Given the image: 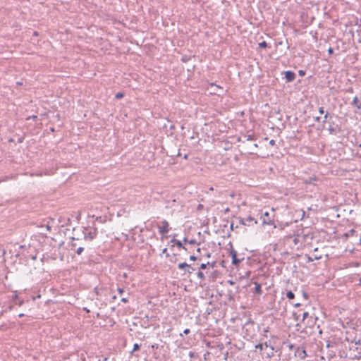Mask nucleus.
Listing matches in <instances>:
<instances>
[{
    "instance_id": "obj_1",
    "label": "nucleus",
    "mask_w": 361,
    "mask_h": 361,
    "mask_svg": "<svg viewBox=\"0 0 361 361\" xmlns=\"http://www.w3.org/2000/svg\"><path fill=\"white\" fill-rule=\"evenodd\" d=\"M84 238L86 240H92L97 234V229L94 228H86L83 231Z\"/></svg>"
},
{
    "instance_id": "obj_2",
    "label": "nucleus",
    "mask_w": 361,
    "mask_h": 361,
    "mask_svg": "<svg viewBox=\"0 0 361 361\" xmlns=\"http://www.w3.org/2000/svg\"><path fill=\"white\" fill-rule=\"evenodd\" d=\"M295 355L301 360H304L307 356L305 347L301 345L298 346L295 350Z\"/></svg>"
},
{
    "instance_id": "obj_3",
    "label": "nucleus",
    "mask_w": 361,
    "mask_h": 361,
    "mask_svg": "<svg viewBox=\"0 0 361 361\" xmlns=\"http://www.w3.org/2000/svg\"><path fill=\"white\" fill-rule=\"evenodd\" d=\"M240 223L243 225L251 226L257 224V221L252 216H249L246 218L241 219Z\"/></svg>"
},
{
    "instance_id": "obj_4",
    "label": "nucleus",
    "mask_w": 361,
    "mask_h": 361,
    "mask_svg": "<svg viewBox=\"0 0 361 361\" xmlns=\"http://www.w3.org/2000/svg\"><path fill=\"white\" fill-rule=\"evenodd\" d=\"M159 231L161 234H166L169 231V224L166 220H163L161 221V226L158 227Z\"/></svg>"
},
{
    "instance_id": "obj_5",
    "label": "nucleus",
    "mask_w": 361,
    "mask_h": 361,
    "mask_svg": "<svg viewBox=\"0 0 361 361\" xmlns=\"http://www.w3.org/2000/svg\"><path fill=\"white\" fill-rule=\"evenodd\" d=\"M230 254H231V257H232V264H234V265H236V266L238 265L244 259V258L238 259L237 257L236 252L234 250H232L231 251Z\"/></svg>"
},
{
    "instance_id": "obj_6",
    "label": "nucleus",
    "mask_w": 361,
    "mask_h": 361,
    "mask_svg": "<svg viewBox=\"0 0 361 361\" xmlns=\"http://www.w3.org/2000/svg\"><path fill=\"white\" fill-rule=\"evenodd\" d=\"M262 218V224H273L272 219L269 217V213L266 212L264 213Z\"/></svg>"
},
{
    "instance_id": "obj_7",
    "label": "nucleus",
    "mask_w": 361,
    "mask_h": 361,
    "mask_svg": "<svg viewBox=\"0 0 361 361\" xmlns=\"http://www.w3.org/2000/svg\"><path fill=\"white\" fill-rule=\"evenodd\" d=\"M285 77L288 82H292L295 78V74L291 71H287L285 72Z\"/></svg>"
},
{
    "instance_id": "obj_8",
    "label": "nucleus",
    "mask_w": 361,
    "mask_h": 361,
    "mask_svg": "<svg viewBox=\"0 0 361 361\" xmlns=\"http://www.w3.org/2000/svg\"><path fill=\"white\" fill-rule=\"evenodd\" d=\"M352 106L357 108V110L361 109V102L358 99L357 97H355L351 103Z\"/></svg>"
},
{
    "instance_id": "obj_9",
    "label": "nucleus",
    "mask_w": 361,
    "mask_h": 361,
    "mask_svg": "<svg viewBox=\"0 0 361 361\" xmlns=\"http://www.w3.org/2000/svg\"><path fill=\"white\" fill-rule=\"evenodd\" d=\"M268 347H269V345L267 344V343H259V344H257L255 345V349L259 350V351L262 352L264 350H267Z\"/></svg>"
},
{
    "instance_id": "obj_10",
    "label": "nucleus",
    "mask_w": 361,
    "mask_h": 361,
    "mask_svg": "<svg viewBox=\"0 0 361 361\" xmlns=\"http://www.w3.org/2000/svg\"><path fill=\"white\" fill-rule=\"evenodd\" d=\"M255 293L258 295H261L262 294L261 285L259 283H258L257 282H255Z\"/></svg>"
},
{
    "instance_id": "obj_11",
    "label": "nucleus",
    "mask_w": 361,
    "mask_h": 361,
    "mask_svg": "<svg viewBox=\"0 0 361 361\" xmlns=\"http://www.w3.org/2000/svg\"><path fill=\"white\" fill-rule=\"evenodd\" d=\"M178 267L179 269H186L188 268V269H190V266L189 264H188L186 262H182V263H180L178 265Z\"/></svg>"
},
{
    "instance_id": "obj_12",
    "label": "nucleus",
    "mask_w": 361,
    "mask_h": 361,
    "mask_svg": "<svg viewBox=\"0 0 361 361\" xmlns=\"http://www.w3.org/2000/svg\"><path fill=\"white\" fill-rule=\"evenodd\" d=\"M268 348H269V350H268V351L266 353L267 354V357H271L272 355H273V351H274V348L271 346V345H269Z\"/></svg>"
},
{
    "instance_id": "obj_13",
    "label": "nucleus",
    "mask_w": 361,
    "mask_h": 361,
    "mask_svg": "<svg viewBox=\"0 0 361 361\" xmlns=\"http://www.w3.org/2000/svg\"><path fill=\"white\" fill-rule=\"evenodd\" d=\"M286 297L288 299L292 300L295 298V295L291 290H289L286 293Z\"/></svg>"
},
{
    "instance_id": "obj_14",
    "label": "nucleus",
    "mask_w": 361,
    "mask_h": 361,
    "mask_svg": "<svg viewBox=\"0 0 361 361\" xmlns=\"http://www.w3.org/2000/svg\"><path fill=\"white\" fill-rule=\"evenodd\" d=\"M197 277L201 279L202 281L204 280L205 279V276H204V274H203L202 271H200L197 272Z\"/></svg>"
},
{
    "instance_id": "obj_15",
    "label": "nucleus",
    "mask_w": 361,
    "mask_h": 361,
    "mask_svg": "<svg viewBox=\"0 0 361 361\" xmlns=\"http://www.w3.org/2000/svg\"><path fill=\"white\" fill-rule=\"evenodd\" d=\"M328 130L331 135H336V129L334 127H332L331 126H330L329 127Z\"/></svg>"
},
{
    "instance_id": "obj_16",
    "label": "nucleus",
    "mask_w": 361,
    "mask_h": 361,
    "mask_svg": "<svg viewBox=\"0 0 361 361\" xmlns=\"http://www.w3.org/2000/svg\"><path fill=\"white\" fill-rule=\"evenodd\" d=\"M83 250L84 247L82 246H79L75 251L78 255H81Z\"/></svg>"
},
{
    "instance_id": "obj_17",
    "label": "nucleus",
    "mask_w": 361,
    "mask_h": 361,
    "mask_svg": "<svg viewBox=\"0 0 361 361\" xmlns=\"http://www.w3.org/2000/svg\"><path fill=\"white\" fill-rule=\"evenodd\" d=\"M259 47L261 48H266L267 47V43L265 41H263L259 44Z\"/></svg>"
},
{
    "instance_id": "obj_18",
    "label": "nucleus",
    "mask_w": 361,
    "mask_h": 361,
    "mask_svg": "<svg viewBox=\"0 0 361 361\" xmlns=\"http://www.w3.org/2000/svg\"><path fill=\"white\" fill-rule=\"evenodd\" d=\"M140 345L139 344H137V343H135V344L133 345V351L137 350H139V349H140Z\"/></svg>"
},
{
    "instance_id": "obj_19",
    "label": "nucleus",
    "mask_w": 361,
    "mask_h": 361,
    "mask_svg": "<svg viewBox=\"0 0 361 361\" xmlns=\"http://www.w3.org/2000/svg\"><path fill=\"white\" fill-rule=\"evenodd\" d=\"M123 92H118L116 94V99H121L123 97Z\"/></svg>"
},
{
    "instance_id": "obj_20",
    "label": "nucleus",
    "mask_w": 361,
    "mask_h": 361,
    "mask_svg": "<svg viewBox=\"0 0 361 361\" xmlns=\"http://www.w3.org/2000/svg\"><path fill=\"white\" fill-rule=\"evenodd\" d=\"M209 264V262H207V263H202L201 265H200V269H204L207 268V266Z\"/></svg>"
},
{
    "instance_id": "obj_21",
    "label": "nucleus",
    "mask_w": 361,
    "mask_h": 361,
    "mask_svg": "<svg viewBox=\"0 0 361 361\" xmlns=\"http://www.w3.org/2000/svg\"><path fill=\"white\" fill-rule=\"evenodd\" d=\"M355 23L356 25L361 27V19L356 18Z\"/></svg>"
},
{
    "instance_id": "obj_22",
    "label": "nucleus",
    "mask_w": 361,
    "mask_h": 361,
    "mask_svg": "<svg viewBox=\"0 0 361 361\" xmlns=\"http://www.w3.org/2000/svg\"><path fill=\"white\" fill-rule=\"evenodd\" d=\"M298 242H299V235H298L296 237L294 238L293 243L295 245H298Z\"/></svg>"
},
{
    "instance_id": "obj_23",
    "label": "nucleus",
    "mask_w": 361,
    "mask_h": 361,
    "mask_svg": "<svg viewBox=\"0 0 361 361\" xmlns=\"http://www.w3.org/2000/svg\"><path fill=\"white\" fill-rule=\"evenodd\" d=\"M176 245L180 248H184V247L182 245V243L180 241H177Z\"/></svg>"
},
{
    "instance_id": "obj_24",
    "label": "nucleus",
    "mask_w": 361,
    "mask_h": 361,
    "mask_svg": "<svg viewBox=\"0 0 361 361\" xmlns=\"http://www.w3.org/2000/svg\"><path fill=\"white\" fill-rule=\"evenodd\" d=\"M309 315V313L307 312H305L302 314V319H305Z\"/></svg>"
},
{
    "instance_id": "obj_25",
    "label": "nucleus",
    "mask_w": 361,
    "mask_h": 361,
    "mask_svg": "<svg viewBox=\"0 0 361 361\" xmlns=\"http://www.w3.org/2000/svg\"><path fill=\"white\" fill-rule=\"evenodd\" d=\"M328 116H329V113H328V112H326V113L325 114V115H324V120H323V121H322L323 123H325V122L326 121V119H327Z\"/></svg>"
},
{
    "instance_id": "obj_26",
    "label": "nucleus",
    "mask_w": 361,
    "mask_h": 361,
    "mask_svg": "<svg viewBox=\"0 0 361 361\" xmlns=\"http://www.w3.org/2000/svg\"><path fill=\"white\" fill-rule=\"evenodd\" d=\"M194 270H195V269H194L192 267H190V269L187 268V269H185V271H186V272H188V273H189V274H190V273H192V271H194Z\"/></svg>"
},
{
    "instance_id": "obj_27",
    "label": "nucleus",
    "mask_w": 361,
    "mask_h": 361,
    "mask_svg": "<svg viewBox=\"0 0 361 361\" xmlns=\"http://www.w3.org/2000/svg\"><path fill=\"white\" fill-rule=\"evenodd\" d=\"M76 246H77V243L75 242H73L71 243V250H74V248L76 247Z\"/></svg>"
},
{
    "instance_id": "obj_28",
    "label": "nucleus",
    "mask_w": 361,
    "mask_h": 361,
    "mask_svg": "<svg viewBox=\"0 0 361 361\" xmlns=\"http://www.w3.org/2000/svg\"><path fill=\"white\" fill-rule=\"evenodd\" d=\"M319 114H324V107H320V108L319 109Z\"/></svg>"
},
{
    "instance_id": "obj_29",
    "label": "nucleus",
    "mask_w": 361,
    "mask_h": 361,
    "mask_svg": "<svg viewBox=\"0 0 361 361\" xmlns=\"http://www.w3.org/2000/svg\"><path fill=\"white\" fill-rule=\"evenodd\" d=\"M152 348H156L157 349L159 348V345L157 343H154L153 345H152Z\"/></svg>"
},
{
    "instance_id": "obj_30",
    "label": "nucleus",
    "mask_w": 361,
    "mask_h": 361,
    "mask_svg": "<svg viewBox=\"0 0 361 361\" xmlns=\"http://www.w3.org/2000/svg\"><path fill=\"white\" fill-rule=\"evenodd\" d=\"M328 53H329V54H332L334 53V49H333L332 48H331V47H330V48L328 49Z\"/></svg>"
},
{
    "instance_id": "obj_31",
    "label": "nucleus",
    "mask_w": 361,
    "mask_h": 361,
    "mask_svg": "<svg viewBox=\"0 0 361 361\" xmlns=\"http://www.w3.org/2000/svg\"><path fill=\"white\" fill-rule=\"evenodd\" d=\"M196 259H197V257L195 256H194V255H191L190 257V260L195 261V260H196Z\"/></svg>"
},
{
    "instance_id": "obj_32",
    "label": "nucleus",
    "mask_w": 361,
    "mask_h": 361,
    "mask_svg": "<svg viewBox=\"0 0 361 361\" xmlns=\"http://www.w3.org/2000/svg\"><path fill=\"white\" fill-rule=\"evenodd\" d=\"M246 137H247V138H246L247 141H251V140H252V136H251V135H248V136H247Z\"/></svg>"
},
{
    "instance_id": "obj_33",
    "label": "nucleus",
    "mask_w": 361,
    "mask_h": 361,
    "mask_svg": "<svg viewBox=\"0 0 361 361\" xmlns=\"http://www.w3.org/2000/svg\"><path fill=\"white\" fill-rule=\"evenodd\" d=\"M288 348L290 350H292V349L295 348V345L293 344H289L288 345Z\"/></svg>"
},
{
    "instance_id": "obj_34",
    "label": "nucleus",
    "mask_w": 361,
    "mask_h": 361,
    "mask_svg": "<svg viewBox=\"0 0 361 361\" xmlns=\"http://www.w3.org/2000/svg\"><path fill=\"white\" fill-rule=\"evenodd\" d=\"M183 333H184L185 334H186V335H187V334H188L190 333V329H185V330H184V331H183Z\"/></svg>"
},
{
    "instance_id": "obj_35",
    "label": "nucleus",
    "mask_w": 361,
    "mask_h": 361,
    "mask_svg": "<svg viewBox=\"0 0 361 361\" xmlns=\"http://www.w3.org/2000/svg\"><path fill=\"white\" fill-rule=\"evenodd\" d=\"M269 144H270L271 145H275V140H271L269 141Z\"/></svg>"
},
{
    "instance_id": "obj_36",
    "label": "nucleus",
    "mask_w": 361,
    "mask_h": 361,
    "mask_svg": "<svg viewBox=\"0 0 361 361\" xmlns=\"http://www.w3.org/2000/svg\"><path fill=\"white\" fill-rule=\"evenodd\" d=\"M320 119H321V117H319V116H317L314 118V121H316L317 122H319L320 121Z\"/></svg>"
},
{
    "instance_id": "obj_37",
    "label": "nucleus",
    "mask_w": 361,
    "mask_h": 361,
    "mask_svg": "<svg viewBox=\"0 0 361 361\" xmlns=\"http://www.w3.org/2000/svg\"><path fill=\"white\" fill-rule=\"evenodd\" d=\"M121 301L123 302H127L128 300L126 298H121Z\"/></svg>"
},
{
    "instance_id": "obj_38",
    "label": "nucleus",
    "mask_w": 361,
    "mask_h": 361,
    "mask_svg": "<svg viewBox=\"0 0 361 361\" xmlns=\"http://www.w3.org/2000/svg\"><path fill=\"white\" fill-rule=\"evenodd\" d=\"M118 293H119L120 294H121V293L123 292V289H121V288H118Z\"/></svg>"
},
{
    "instance_id": "obj_39",
    "label": "nucleus",
    "mask_w": 361,
    "mask_h": 361,
    "mask_svg": "<svg viewBox=\"0 0 361 361\" xmlns=\"http://www.w3.org/2000/svg\"><path fill=\"white\" fill-rule=\"evenodd\" d=\"M355 344L361 345V340H358L357 341H355Z\"/></svg>"
},
{
    "instance_id": "obj_40",
    "label": "nucleus",
    "mask_w": 361,
    "mask_h": 361,
    "mask_svg": "<svg viewBox=\"0 0 361 361\" xmlns=\"http://www.w3.org/2000/svg\"><path fill=\"white\" fill-rule=\"evenodd\" d=\"M299 73H300V75H303L305 74L302 71H300Z\"/></svg>"
},
{
    "instance_id": "obj_41",
    "label": "nucleus",
    "mask_w": 361,
    "mask_h": 361,
    "mask_svg": "<svg viewBox=\"0 0 361 361\" xmlns=\"http://www.w3.org/2000/svg\"><path fill=\"white\" fill-rule=\"evenodd\" d=\"M303 296H304L305 298H307V294L305 292H304V293H303Z\"/></svg>"
},
{
    "instance_id": "obj_42",
    "label": "nucleus",
    "mask_w": 361,
    "mask_h": 361,
    "mask_svg": "<svg viewBox=\"0 0 361 361\" xmlns=\"http://www.w3.org/2000/svg\"><path fill=\"white\" fill-rule=\"evenodd\" d=\"M50 228H51V227H50L49 225H47V229L48 231H49V230H50Z\"/></svg>"
},
{
    "instance_id": "obj_43",
    "label": "nucleus",
    "mask_w": 361,
    "mask_h": 361,
    "mask_svg": "<svg viewBox=\"0 0 361 361\" xmlns=\"http://www.w3.org/2000/svg\"><path fill=\"white\" fill-rule=\"evenodd\" d=\"M348 92H353V88L349 89V90H348Z\"/></svg>"
},
{
    "instance_id": "obj_44",
    "label": "nucleus",
    "mask_w": 361,
    "mask_h": 361,
    "mask_svg": "<svg viewBox=\"0 0 361 361\" xmlns=\"http://www.w3.org/2000/svg\"><path fill=\"white\" fill-rule=\"evenodd\" d=\"M195 243V240H190V244H192V243Z\"/></svg>"
},
{
    "instance_id": "obj_45",
    "label": "nucleus",
    "mask_w": 361,
    "mask_h": 361,
    "mask_svg": "<svg viewBox=\"0 0 361 361\" xmlns=\"http://www.w3.org/2000/svg\"><path fill=\"white\" fill-rule=\"evenodd\" d=\"M295 307H298V306H300V304H299V303H297V304H295Z\"/></svg>"
},
{
    "instance_id": "obj_46",
    "label": "nucleus",
    "mask_w": 361,
    "mask_h": 361,
    "mask_svg": "<svg viewBox=\"0 0 361 361\" xmlns=\"http://www.w3.org/2000/svg\"><path fill=\"white\" fill-rule=\"evenodd\" d=\"M253 146H254L255 147H257V144H254V145H253Z\"/></svg>"
},
{
    "instance_id": "obj_47",
    "label": "nucleus",
    "mask_w": 361,
    "mask_h": 361,
    "mask_svg": "<svg viewBox=\"0 0 361 361\" xmlns=\"http://www.w3.org/2000/svg\"><path fill=\"white\" fill-rule=\"evenodd\" d=\"M85 311H87V312H89V310L87 309V308H85L84 309Z\"/></svg>"
},
{
    "instance_id": "obj_48",
    "label": "nucleus",
    "mask_w": 361,
    "mask_h": 361,
    "mask_svg": "<svg viewBox=\"0 0 361 361\" xmlns=\"http://www.w3.org/2000/svg\"><path fill=\"white\" fill-rule=\"evenodd\" d=\"M23 314H19V317H23Z\"/></svg>"
},
{
    "instance_id": "obj_49",
    "label": "nucleus",
    "mask_w": 361,
    "mask_h": 361,
    "mask_svg": "<svg viewBox=\"0 0 361 361\" xmlns=\"http://www.w3.org/2000/svg\"><path fill=\"white\" fill-rule=\"evenodd\" d=\"M360 244L361 245V238H360Z\"/></svg>"
},
{
    "instance_id": "obj_50",
    "label": "nucleus",
    "mask_w": 361,
    "mask_h": 361,
    "mask_svg": "<svg viewBox=\"0 0 361 361\" xmlns=\"http://www.w3.org/2000/svg\"><path fill=\"white\" fill-rule=\"evenodd\" d=\"M360 147H361V144L360 145Z\"/></svg>"
}]
</instances>
